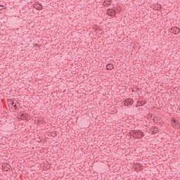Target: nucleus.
<instances>
[{"label": "nucleus", "instance_id": "f257e3e1", "mask_svg": "<svg viewBox=\"0 0 180 180\" xmlns=\"http://www.w3.org/2000/svg\"><path fill=\"white\" fill-rule=\"evenodd\" d=\"M131 134L136 139H141L144 136V133L140 130H134L131 132Z\"/></svg>", "mask_w": 180, "mask_h": 180}, {"label": "nucleus", "instance_id": "f03ea898", "mask_svg": "<svg viewBox=\"0 0 180 180\" xmlns=\"http://www.w3.org/2000/svg\"><path fill=\"white\" fill-rule=\"evenodd\" d=\"M147 131H148V133L150 134H155L158 133V128L156 127H152L150 128H148Z\"/></svg>", "mask_w": 180, "mask_h": 180}, {"label": "nucleus", "instance_id": "7ed1b4c3", "mask_svg": "<svg viewBox=\"0 0 180 180\" xmlns=\"http://www.w3.org/2000/svg\"><path fill=\"white\" fill-rule=\"evenodd\" d=\"M171 124L175 129H179V127H180L179 122H178V120H176L175 119L172 120Z\"/></svg>", "mask_w": 180, "mask_h": 180}, {"label": "nucleus", "instance_id": "20e7f679", "mask_svg": "<svg viewBox=\"0 0 180 180\" xmlns=\"http://www.w3.org/2000/svg\"><path fill=\"white\" fill-rule=\"evenodd\" d=\"M170 33H173V34H179L180 29L178 27H173L169 30Z\"/></svg>", "mask_w": 180, "mask_h": 180}, {"label": "nucleus", "instance_id": "39448f33", "mask_svg": "<svg viewBox=\"0 0 180 180\" xmlns=\"http://www.w3.org/2000/svg\"><path fill=\"white\" fill-rule=\"evenodd\" d=\"M133 168L134 169H136V171H141V169H143V165L140 163H134Z\"/></svg>", "mask_w": 180, "mask_h": 180}, {"label": "nucleus", "instance_id": "423d86ee", "mask_svg": "<svg viewBox=\"0 0 180 180\" xmlns=\"http://www.w3.org/2000/svg\"><path fill=\"white\" fill-rule=\"evenodd\" d=\"M134 101L131 98H127L124 101V106H129V105H133Z\"/></svg>", "mask_w": 180, "mask_h": 180}, {"label": "nucleus", "instance_id": "0eeeda50", "mask_svg": "<svg viewBox=\"0 0 180 180\" xmlns=\"http://www.w3.org/2000/svg\"><path fill=\"white\" fill-rule=\"evenodd\" d=\"M107 15L109 16H115V15H116V12L113 9L108 8L107 10Z\"/></svg>", "mask_w": 180, "mask_h": 180}, {"label": "nucleus", "instance_id": "6e6552de", "mask_svg": "<svg viewBox=\"0 0 180 180\" xmlns=\"http://www.w3.org/2000/svg\"><path fill=\"white\" fill-rule=\"evenodd\" d=\"M20 119H22V120H29V115L26 113L21 114Z\"/></svg>", "mask_w": 180, "mask_h": 180}, {"label": "nucleus", "instance_id": "1a4fd4ad", "mask_svg": "<svg viewBox=\"0 0 180 180\" xmlns=\"http://www.w3.org/2000/svg\"><path fill=\"white\" fill-rule=\"evenodd\" d=\"M112 2V0H105L103 3V6H109Z\"/></svg>", "mask_w": 180, "mask_h": 180}, {"label": "nucleus", "instance_id": "9d476101", "mask_svg": "<svg viewBox=\"0 0 180 180\" xmlns=\"http://www.w3.org/2000/svg\"><path fill=\"white\" fill-rule=\"evenodd\" d=\"M34 8L35 9H37V11H41V9H43V6H41V4H34Z\"/></svg>", "mask_w": 180, "mask_h": 180}, {"label": "nucleus", "instance_id": "9b49d317", "mask_svg": "<svg viewBox=\"0 0 180 180\" xmlns=\"http://www.w3.org/2000/svg\"><path fill=\"white\" fill-rule=\"evenodd\" d=\"M17 102H12L11 103V109L12 110H16L18 109V105H16Z\"/></svg>", "mask_w": 180, "mask_h": 180}, {"label": "nucleus", "instance_id": "f8f14e48", "mask_svg": "<svg viewBox=\"0 0 180 180\" xmlns=\"http://www.w3.org/2000/svg\"><path fill=\"white\" fill-rule=\"evenodd\" d=\"M114 66L112 63H109L106 65V70H113Z\"/></svg>", "mask_w": 180, "mask_h": 180}, {"label": "nucleus", "instance_id": "ddd939ff", "mask_svg": "<svg viewBox=\"0 0 180 180\" xmlns=\"http://www.w3.org/2000/svg\"><path fill=\"white\" fill-rule=\"evenodd\" d=\"M143 105H146V101H138L136 106H143Z\"/></svg>", "mask_w": 180, "mask_h": 180}]
</instances>
